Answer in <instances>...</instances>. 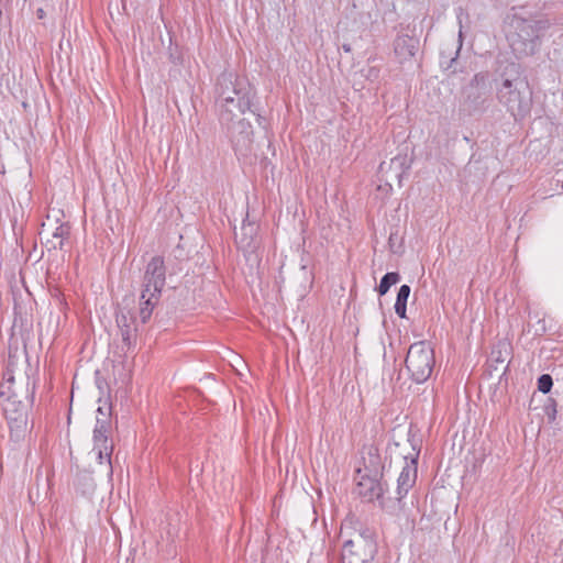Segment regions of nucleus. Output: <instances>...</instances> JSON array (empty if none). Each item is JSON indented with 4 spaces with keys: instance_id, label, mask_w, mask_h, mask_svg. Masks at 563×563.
<instances>
[{
    "instance_id": "f257e3e1",
    "label": "nucleus",
    "mask_w": 563,
    "mask_h": 563,
    "mask_svg": "<svg viewBox=\"0 0 563 563\" xmlns=\"http://www.w3.org/2000/svg\"><path fill=\"white\" fill-rule=\"evenodd\" d=\"M342 560L347 563H371L377 553L375 534L355 516H347L341 523Z\"/></svg>"
},
{
    "instance_id": "f03ea898",
    "label": "nucleus",
    "mask_w": 563,
    "mask_h": 563,
    "mask_svg": "<svg viewBox=\"0 0 563 563\" xmlns=\"http://www.w3.org/2000/svg\"><path fill=\"white\" fill-rule=\"evenodd\" d=\"M514 34L510 37L512 51L519 56L533 55L539 45L542 32L548 22L536 18H523L515 14L511 19Z\"/></svg>"
},
{
    "instance_id": "7ed1b4c3",
    "label": "nucleus",
    "mask_w": 563,
    "mask_h": 563,
    "mask_svg": "<svg viewBox=\"0 0 563 563\" xmlns=\"http://www.w3.org/2000/svg\"><path fill=\"white\" fill-rule=\"evenodd\" d=\"M497 97L516 120L529 114L532 92L523 78L505 79L497 90Z\"/></svg>"
},
{
    "instance_id": "20e7f679",
    "label": "nucleus",
    "mask_w": 563,
    "mask_h": 563,
    "mask_svg": "<svg viewBox=\"0 0 563 563\" xmlns=\"http://www.w3.org/2000/svg\"><path fill=\"white\" fill-rule=\"evenodd\" d=\"M233 97L244 106L253 101L255 91L245 77L232 71H224L217 80L216 101L231 103Z\"/></svg>"
},
{
    "instance_id": "39448f33",
    "label": "nucleus",
    "mask_w": 563,
    "mask_h": 563,
    "mask_svg": "<svg viewBox=\"0 0 563 563\" xmlns=\"http://www.w3.org/2000/svg\"><path fill=\"white\" fill-rule=\"evenodd\" d=\"M111 434V405L107 401L97 409L96 426L93 429V448L100 464L107 463L111 468V454L113 443Z\"/></svg>"
},
{
    "instance_id": "423d86ee",
    "label": "nucleus",
    "mask_w": 563,
    "mask_h": 563,
    "mask_svg": "<svg viewBox=\"0 0 563 563\" xmlns=\"http://www.w3.org/2000/svg\"><path fill=\"white\" fill-rule=\"evenodd\" d=\"M405 363L411 378L418 384L424 383L431 376L434 366L432 347L424 341L411 344Z\"/></svg>"
},
{
    "instance_id": "0eeeda50",
    "label": "nucleus",
    "mask_w": 563,
    "mask_h": 563,
    "mask_svg": "<svg viewBox=\"0 0 563 563\" xmlns=\"http://www.w3.org/2000/svg\"><path fill=\"white\" fill-rule=\"evenodd\" d=\"M230 137L232 146L236 153L246 155L251 151L253 143V130L249 121L242 118L234 119L229 124H221Z\"/></svg>"
},
{
    "instance_id": "6e6552de",
    "label": "nucleus",
    "mask_w": 563,
    "mask_h": 563,
    "mask_svg": "<svg viewBox=\"0 0 563 563\" xmlns=\"http://www.w3.org/2000/svg\"><path fill=\"white\" fill-rule=\"evenodd\" d=\"M371 464L373 465V475H362L356 485V493L362 498L373 501L379 499L384 494V485L378 479L379 475V456L377 454H371Z\"/></svg>"
},
{
    "instance_id": "1a4fd4ad",
    "label": "nucleus",
    "mask_w": 563,
    "mask_h": 563,
    "mask_svg": "<svg viewBox=\"0 0 563 563\" xmlns=\"http://www.w3.org/2000/svg\"><path fill=\"white\" fill-rule=\"evenodd\" d=\"M166 280V268L162 256H154L146 265L143 289L144 292H162Z\"/></svg>"
},
{
    "instance_id": "9d476101",
    "label": "nucleus",
    "mask_w": 563,
    "mask_h": 563,
    "mask_svg": "<svg viewBox=\"0 0 563 563\" xmlns=\"http://www.w3.org/2000/svg\"><path fill=\"white\" fill-rule=\"evenodd\" d=\"M117 325L119 328L122 341L126 345H131L139 331L137 320L135 314L128 309H120L115 314Z\"/></svg>"
},
{
    "instance_id": "9b49d317",
    "label": "nucleus",
    "mask_w": 563,
    "mask_h": 563,
    "mask_svg": "<svg viewBox=\"0 0 563 563\" xmlns=\"http://www.w3.org/2000/svg\"><path fill=\"white\" fill-rule=\"evenodd\" d=\"M217 109L219 111V120L221 124H229L234 119H238L239 117L243 115L247 110L252 113H255L252 110L253 101L249 102V104H242L239 99L232 98V102H225L222 101H216Z\"/></svg>"
},
{
    "instance_id": "f8f14e48",
    "label": "nucleus",
    "mask_w": 563,
    "mask_h": 563,
    "mask_svg": "<svg viewBox=\"0 0 563 563\" xmlns=\"http://www.w3.org/2000/svg\"><path fill=\"white\" fill-rule=\"evenodd\" d=\"M419 456V451H417L412 456L410 463L406 462V465L402 467L398 479H397V495L398 500H401L408 492L412 488L417 479V461Z\"/></svg>"
},
{
    "instance_id": "ddd939ff",
    "label": "nucleus",
    "mask_w": 563,
    "mask_h": 563,
    "mask_svg": "<svg viewBox=\"0 0 563 563\" xmlns=\"http://www.w3.org/2000/svg\"><path fill=\"white\" fill-rule=\"evenodd\" d=\"M419 49V40L407 34H399L394 41V54L401 64L410 60Z\"/></svg>"
},
{
    "instance_id": "4468645a",
    "label": "nucleus",
    "mask_w": 563,
    "mask_h": 563,
    "mask_svg": "<svg viewBox=\"0 0 563 563\" xmlns=\"http://www.w3.org/2000/svg\"><path fill=\"white\" fill-rule=\"evenodd\" d=\"M161 298V292L148 291L144 292L142 289L140 296V308H139V318L141 323L145 324L150 321L153 310L155 306L158 303Z\"/></svg>"
},
{
    "instance_id": "2eb2a0df",
    "label": "nucleus",
    "mask_w": 563,
    "mask_h": 563,
    "mask_svg": "<svg viewBox=\"0 0 563 563\" xmlns=\"http://www.w3.org/2000/svg\"><path fill=\"white\" fill-rule=\"evenodd\" d=\"M256 224L243 222L240 233H235L239 246L245 251L254 250L256 247Z\"/></svg>"
},
{
    "instance_id": "dca6fc26",
    "label": "nucleus",
    "mask_w": 563,
    "mask_h": 563,
    "mask_svg": "<svg viewBox=\"0 0 563 563\" xmlns=\"http://www.w3.org/2000/svg\"><path fill=\"white\" fill-rule=\"evenodd\" d=\"M51 234L52 239L46 240V246L48 249L63 250L64 241L70 234V227L67 223H62L57 225Z\"/></svg>"
},
{
    "instance_id": "f3484780",
    "label": "nucleus",
    "mask_w": 563,
    "mask_h": 563,
    "mask_svg": "<svg viewBox=\"0 0 563 563\" xmlns=\"http://www.w3.org/2000/svg\"><path fill=\"white\" fill-rule=\"evenodd\" d=\"M11 434L19 438L26 429L27 417L23 411H15V416H11L8 408L4 409Z\"/></svg>"
},
{
    "instance_id": "a211bd4d",
    "label": "nucleus",
    "mask_w": 563,
    "mask_h": 563,
    "mask_svg": "<svg viewBox=\"0 0 563 563\" xmlns=\"http://www.w3.org/2000/svg\"><path fill=\"white\" fill-rule=\"evenodd\" d=\"M410 286L402 285L400 286L396 302H395V312L399 318H406V307H407V300L410 295Z\"/></svg>"
},
{
    "instance_id": "6ab92c4d",
    "label": "nucleus",
    "mask_w": 563,
    "mask_h": 563,
    "mask_svg": "<svg viewBox=\"0 0 563 563\" xmlns=\"http://www.w3.org/2000/svg\"><path fill=\"white\" fill-rule=\"evenodd\" d=\"M13 385L14 377L13 375H9L0 385V396L14 404L19 397V394L14 389Z\"/></svg>"
},
{
    "instance_id": "aec40b11",
    "label": "nucleus",
    "mask_w": 563,
    "mask_h": 563,
    "mask_svg": "<svg viewBox=\"0 0 563 563\" xmlns=\"http://www.w3.org/2000/svg\"><path fill=\"white\" fill-rule=\"evenodd\" d=\"M399 280H400V275L396 272H390V273L385 274L382 277L380 283L377 287L378 294L380 296L386 295L388 292L389 288L393 285H396Z\"/></svg>"
},
{
    "instance_id": "412c9836",
    "label": "nucleus",
    "mask_w": 563,
    "mask_h": 563,
    "mask_svg": "<svg viewBox=\"0 0 563 563\" xmlns=\"http://www.w3.org/2000/svg\"><path fill=\"white\" fill-rule=\"evenodd\" d=\"M553 386L552 377L549 374H543L538 379V389L543 394H547L551 390Z\"/></svg>"
},
{
    "instance_id": "4be33fe9",
    "label": "nucleus",
    "mask_w": 563,
    "mask_h": 563,
    "mask_svg": "<svg viewBox=\"0 0 563 563\" xmlns=\"http://www.w3.org/2000/svg\"><path fill=\"white\" fill-rule=\"evenodd\" d=\"M486 80V76L483 75V74H476L472 80V82H475V84H479V82H485Z\"/></svg>"
},
{
    "instance_id": "5701e85b",
    "label": "nucleus",
    "mask_w": 563,
    "mask_h": 563,
    "mask_svg": "<svg viewBox=\"0 0 563 563\" xmlns=\"http://www.w3.org/2000/svg\"><path fill=\"white\" fill-rule=\"evenodd\" d=\"M36 13H37V18L38 19H43V16H44V10L43 9H38Z\"/></svg>"
},
{
    "instance_id": "b1692460",
    "label": "nucleus",
    "mask_w": 563,
    "mask_h": 563,
    "mask_svg": "<svg viewBox=\"0 0 563 563\" xmlns=\"http://www.w3.org/2000/svg\"><path fill=\"white\" fill-rule=\"evenodd\" d=\"M342 47H343V49H344L345 52H350V51H351L350 46H349V45H346V44H344Z\"/></svg>"
},
{
    "instance_id": "393cba45",
    "label": "nucleus",
    "mask_w": 563,
    "mask_h": 563,
    "mask_svg": "<svg viewBox=\"0 0 563 563\" xmlns=\"http://www.w3.org/2000/svg\"><path fill=\"white\" fill-rule=\"evenodd\" d=\"M45 227H46V223H43V230H42V232L40 233L41 235H43V234L45 233V231H46V230H45Z\"/></svg>"
},
{
    "instance_id": "a878e982",
    "label": "nucleus",
    "mask_w": 563,
    "mask_h": 563,
    "mask_svg": "<svg viewBox=\"0 0 563 563\" xmlns=\"http://www.w3.org/2000/svg\"><path fill=\"white\" fill-rule=\"evenodd\" d=\"M261 119H262L261 114H257V121L260 124H261Z\"/></svg>"
}]
</instances>
